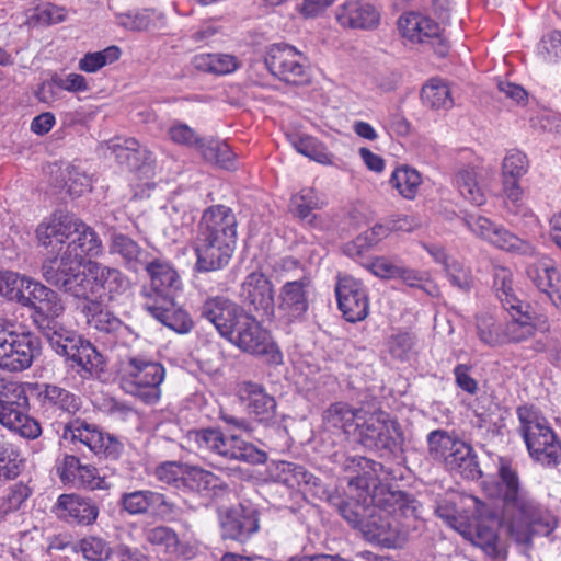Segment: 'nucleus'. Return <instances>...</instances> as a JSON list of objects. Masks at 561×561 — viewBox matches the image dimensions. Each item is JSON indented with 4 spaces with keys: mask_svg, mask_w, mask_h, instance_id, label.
<instances>
[{
    "mask_svg": "<svg viewBox=\"0 0 561 561\" xmlns=\"http://www.w3.org/2000/svg\"><path fill=\"white\" fill-rule=\"evenodd\" d=\"M494 247L526 256H534L536 248L529 241L523 240L503 227L497 226L489 241Z\"/></svg>",
    "mask_w": 561,
    "mask_h": 561,
    "instance_id": "obj_47",
    "label": "nucleus"
},
{
    "mask_svg": "<svg viewBox=\"0 0 561 561\" xmlns=\"http://www.w3.org/2000/svg\"><path fill=\"white\" fill-rule=\"evenodd\" d=\"M186 468L187 463L165 461L156 468L154 474L159 481L181 490L182 477H184V469Z\"/></svg>",
    "mask_w": 561,
    "mask_h": 561,
    "instance_id": "obj_59",
    "label": "nucleus"
},
{
    "mask_svg": "<svg viewBox=\"0 0 561 561\" xmlns=\"http://www.w3.org/2000/svg\"><path fill=\"white\" fill-rule=\"evenodd\" d=\"M22 306L34 311V321L39 330L45 329V324L56 323V319L65 311L59 294L34 280L31 282L26 290Z\"/></svg>",
    "mask_w": 561,
    "mask_h": 561,
    "instance_id": "obj_16",
    "label": "nucleus"
},
{
    "mask_svg": "<svg viewBox=\"0 0 561 561\" xmlns=\"http://www.w3.org/2000/svg\"><path fill=\"white\" fill-rule=\"evenodd\" d=\"M458 447L454 446L446 450L444 458H439V462H443L445 467L450 471L460 473L463 478L469 480H478L482 477L477 455L470 444L465 442V451L458 454Z\"/></svg>",
    "mask_w": 561,
    "mask_h": 561,
    "instance_id": "obj_38",
    "label": "nucleus"
},
{
    "mask_svg": "<svg viewBox=\"0 0 561 561\" xmlns=\"http://www.w3.org/2000/svg\"><path fill=\"white\" fill-rule=\"evenodd\" d=\"M398 279H401L409 287L420 288L432 296L434 295V291H436L435 286H432V288L427 287L430 284V277L427 272L411 268L403 264L400 270V275Z\"/></svg>",
    "mask_w": 561,
    "mask_h": 561,
    "instance_id": "obj_63",
    "label": "nucleus"
},
{
    "mask_svg": "<svg viewBox=\"0 0 561 561\" xmlns=\"http://www.w3.org/2000/svg\"><path fill=\"white\" fill-rule=\"evenodd\" d=\"M426 442L428 455L435 461H438L439 458H444L446 450L454 446L458 447V454L465 451V440L459 438L454 431L448 432L446 430H434L427 434ZM455 450L457 451V449Z\"/></svg>",
    "mask_w": 561,
    "mask_h": 561,
    "instance_id": "obj_43",
    "label": "nucleus"
},
{
    "mask_svg": "<svg viewBox=\"0 0 561 561\" xmlns=\"http://www.w3.org/2000/svg\"><path fill=\"white\" fill-rule=\"evenodd\" d=\"M499 493L504 508V526L518 545L529 546L534 535L548 536L558 525L556 516L520 486L517 472L507 463L499 469Z\"/></svg>",
    "mask_w": 561,
    "mask_h": 561,
    "instance_id": "obj_3",
    "label": "nucleus"
},
{
    "mask_svg": "<svg viewBox=\"0 0 561 561\" xmlns=\"http://www.w3.org/2000/svg\"><path fill=\"white\" fill-rule=\"evenodd\" d=\"M272 268L276 277L285 280L299 278L301 275H310L298 260L290 256L276 260Z\"/></svg>",
    "mask_w": 561,
    "mask_h": 561,
    "instance_id": "obj_62",
    "label": "nucleus"
},
{
    "mask_svg": "<svg viewBox=\"0 0 561 561\" xmlns=\"http://www.w3.org/2000/svg\"><path fill=\"white\" fill-rule=\"evenodd\" d=\"M220 524L224 538L244 541L259 530L257 512L239 505L227 511Z\"/></svg>",
    "mask_w": 561,
    "mask_h": 561,
    "instance_id": "obj_26",
    "label": "nucleus"
},
{
    "mask_svg": "<svg viewBox=\"0 0 561 561\" xmlns=\"http://www.w3.org/2000/svg\"><path fill=\"white\" fill-rule=\"evenodd\" d=\"M108 251L111 254L119 255L124 266L133 272L145 266L149 260V254L134 239L121 232L111 236Z\"/></svg>",
    "mask_w": 561,
    "mask_h": 561,
    "instance_id": "obj_34",
    "label": "nucleus"
},
{
    "mask_svg": "<svg viewBox=\"0 0 561 561\" xmlns=\"http://www.w3.org/2000/svg\"><path fill=\"white\" fill-rule=\"evenodd\" d=\"M164 367L142 357H130L121 378L122 389L146 404H153L161 397L160 385L164 380Z\"/></svg>",
    "mask_w": 561,
    "mask_h": 561,
    "instance_id": "obj_7",
    "label": "nucleus"
},
{
    "mask_svg": "<svg viewBox=\"0 0 561 561\" xmlns=\"http://www.w3.org/2000/svg\"><path fill=\"white\" fill-rule=\"evenodd\" d=\"M41 245L51 256L42 264V276L50 285L56 278L62 280L68 268L82 266L84 257H98L103 251V243L98 232L80 218L69 213L56 211L36 229Z\"/></svg>",
    "mask_w": 561,
    "mask_h": 561,
    "instance_id": "obj_2",
    "label": "nucleus"
},
{
    "mask_svg": "<svg viewBox=\"0 0 561 561\" xmlns=\"http://www.w3.org/2000/svg\"><path fill=\"white\" fill-rule=\"evenodd\" d=\"M56 510L60 518L83 526L94 524L99 516L96 503L77 494H61L57 500Z\"/></svg>",
    "mask_w": 561,
    "mask_h": 561,
    "instance_id": "obj_29",
    "label": "nucleus"
},
{
    "mask_svg": "<svg viewBox=\"0 0 561 561\" xmlns=\"http://www.w3.org/2000/svg\"><path fill=\"white\" fill-rule=\"evenodd\" d=\"M119 504L130 515L151 513L165 519L174 513V504L169 502L164 494L151 490L123 493Z\"/></svg>",
    "mask_w": 561,
    "mask_h": 561,
    "instance_id": "obj_22",
    "label": "nucleus"
},
{
    "mask_svg": "<svg viewBox=\"0 0 561 561\" xmlns=\"http://www.w3.org/2000/svg\"><path fill=\"white\" fill-rule=\"evenodd\" d=\"M62 280L56 278L53 285L77 301H114L130 288L129 278L118 268L99 262H89L88 273L75 265L62 274Z\"/></svg>",
    "mask_w": 561,
    "mask_h": 561,
    "instance_id": "obj_5",
    "label": "nucleus"
},
{
    "mask_svg": "<svg viewBox=\"0 0 561 561\" xmlns=\"http://www.w3.org/2000/svg\"><path fill=\"white\" fill-rule=\"evenodd\" d=\"M31 494L32 490L25 483L18 482L9 486L7 492L0 496V519L20 511Z\"/></svg>",
    "mask_w": 561,
    "mask_h": 561,
    "instance_id": "obj_49",
    "label": "nucleus"
},
{
    "mask_svg": "<svg viewBox=\"0 0 561 561\" xmlns=\"http://www.w3.org/2000/svg\"><path fill=\"white\" fill-rule=\"evenodd\" d=\"M537 56L547 64L561 59V32L553 31L542 36L537 45Z\"/></svg>",
    "mask_w": 561,
    "mask_h": 561,
    "instance_id": "obj_56",
    "label": "nucleus"
},
{
    "mask_svg": "<svg viewBox=\"0 0 561 561\" xmlns=\"http://www.w3.org/2000/svg\"><path fill=\"white\" fill-rule=\"evenodd\" d=\"M215 455H218L228 460L244 461L248 463L259 465L264 463L266 454L257 449L253 444L242 440L237 434L232 433L229 437H221L219 449Z\"/></svg>",
    "mask_w": 561,
    "mask_h": 561,
    "instance_id": "obj_32",
    "label": "nucleus"
},
{
    "mask_svg": "<svg viewBox=\"0 0 561 561\" xmlns=\"http://www.w3.org/2000/svg\"><path fill=\"white\" fill-rule=\"evenodd\" d=\"M240 399L245 404L249 414L259 422H270L276 414V401L263 386L244 381L240 386Z\"/></svg>",
    "mask_w": 561,
    "mask_h": 561,
    "instance_id": "obj_30",
    "label": "nucleus"
},
{
    "mask_svg": "<svg viewBox=\"0 0 561 561\" xmlns=\"http://www.w3.org/2000/svg\"><path fill=\"white\" fill-rule=\"evenodd\" d=\"M265 66L279 80L289 84L307 81L306 57L286 44L272 45L266 51Z\"/></svg>",
    "mask_w": 561,
    "mask_h": 561,
    "instance_id": "obj_13",
    "label": "nucleus"
},
{
    "mask_svg": "<svg viewBox=\"0 0 561 561\" xmlns=\"http://www.w3.org/2000/svg\"><path fill=\"white\" fill-rule=\"evenodd\" d=\"M358 423L356 440L369 450L393 454L400 448L402 433L399 424L383 412L364 411Z\"/></svg>",
    "mask_w": 561,
    "mask_h": 561,
    "instance_id": "obj_8",
    "label": "nucleus"
},
{
    "mask_svg": "<svg viewBox=\"0 0 561 561\" xmlns=\"http://www.w3.org/2000/svg\"><path fill=\"white\" fill-rule=\"evenodd\" d=\"M66 9L53 3H45L35 9L32 19L41 25L57 24L66 20Z\"/></svg>",
    "mask_w": 561,
    "mask_h": 561,
    "instance_id": "obj_64",
    "label": "nucleus"
},
{
    "mask_svg": "<svg viewBox=\"0 0 561 561\" xmlns=\"http://www.w3.org/2000/svg\"><path fill=\"white\" fill-rule=\"evenodd\" d=\"M519 433L529 456L545 467H556L561 461V442L547 419L534 407L517 409Z\"/></svg>",
    "mask_w": 561,
    "mask_h": 561,
    "instance_id": "obj_6",
    "label": "nucleus"
},
{
    "mask_svg": "<svg viewBox=\"0 0 561 561\" xmlns=\"http://www.w3.org/2000/svg\"><path fill=\"white\" fill-rule=\"evenodd\" d=\"M389 182L402 197L413 199L422 183V176L415 169L401 165L392 172Z\"/></svg>",
    "mask_w": 561,
    "mask_h": 561,
    "instance_id": "obj_46",
    "label": "nucleus"
},
{
    "mask_svg": "<svg viewBox=\"0 0 561 561\" xmlns=\"http://www.w3.org/2000/svg\"><path fill=\"white\" fill-rule=\"evenodd\" d=\"M321 207V202L312 188H302L290 199V209L306 225L317 227L318 216L312 213L313 209Z\"/></svg>",
    "mask_w": 561,
    "mask_h": 561,
    "instance_id": "obj_42",
    "label": "nucleus"
},
{
    "mask_svg": "<svg viewBox=\"0 0 561 561\" xmlns=\"http://www.w3.org/2000/svg\"><path fill=\"white\" fill-rule=\"evenodd\" d=\"M345 471L356 472L350 479V499L339 507L342 517L363 537L387 548L407 540L420 517V503L407 492L380 482L386 472L382 463L363 456L347 457Z\"/></svg>",
    "mask_w": 561,
    "mask_h": 561,
    "instance_id": "obj_1",
    "label": "nucleus"
},
{
    "mask_svg": "<svg viewBox=\"0 0 561 561\" xmlns=\"http://www.w3.org/2000/svg\"><path fill=\"white\" fill-rule=\"evenodd\" d=\"M248 314L241 305L225 296L209 297L201 307V316L214 324L218 333L228 341Z\"/></svg>",
    "mask_w": 561,
    "mask_h": 561,
    "instance_id": "obj_14",
    "label": "nucleus"
},
{
    "mask_svg": "<svg viewBox=\"0 0 561 561\" xmlns=\"http://www.w3.org/2000/svg\"><path fill=\"white\" fill-rule=\"evenodd\" d=\"M311 289V275H301L299 278L285 280L277 296V309L280 317L288 322L300 320L309 308Z\"/></svg>",
    "mask_w": 561,
    "mask_h": 561,
    "instance_id": "obj_17",
    "label": "nucleus"
},
{
    "mask_svg": "<svg viewBox=\"0 0 561 561\" xmlns=\"http://www.w3.org/2000/svg\"><path fill=\"white\" fill-rule=\"evenodd\" d=\"M459 531L466 539L470 540L473 546L480 548L491 559H506V545L500 539L494 528L483 523H478L472 526V528L459 529Z\"/></svg>",
    "mask_w": 561,
    "mask_h": 561,
    "instance_id": "obj_31",
    "label": "nucleus"
},
{
    "mask_svg": "<svg viewBox=\"0 0 561 561\" xmlns=\"http://www.w3.org/2000/svg\"><path fill=\"white\" fill-rule=\"evenodd\" d=\"M398 27L402 36L419 43L431 41L442 33L436 22L416 13L402 15L398 21Z\"/></svg>",
    "mask_w": 561,
    "mask_h": 561,
    "instance_id": "obj_37",
    "label": "nucleus"
},
{
    "mask_svg": "<svg viewBox=\"0 0 561 561\" xmlns=\"http://www.w3.org/2000/svg\"><path fill=\"white\" fill-rule=\"evenodd\" d=\"M62 438L81 443L94 455L110 460H117L124 451V444L118 438L79 417L64 424Z\"/></svg>",
    "mask_w": 561,
    "mask_h": 561,
    "instance_id": "obj_10",
    "label": "nucleus"
},
{
    "mask_svg": "<svg viewBox=\"0 0 561 561\" xmlns=\"http://www.w3.org/2000/svg\"><path fill=\"white\" fill-rule=\"evenodd\" d=\"M275 470L277 480L288 488H298L304 493H310L316 497H322L325 494V488L321 479L302 466L289 461H279L276 463Z\"/></svg>",
    "mask_w": 561,
    "mask_h": 561,
    "instance_id": "obj_25",
    "label": "nucleus"
},
{
    "mask_svg": "<svg viewBox=\"0 0 561 561\" xmlns=\"http://www.w3.org/2000/svg\"><path fill=\"white\" fill-rule=\"evenodd\" d=\"M144 267L150 278V285L140 291L144 302L173 298L182 289L181 276L170 261L152 257Z\"/></svg>",
    "mask_w": 561,
    "mask_h": 561,
    "instance_id": "obj_15",
    "label": "nucleus"
},
{
    "mask_svg": "<svg viewBox=\"0 0 561 561\" xmlns=\"http://www.w3.org/2000/svg\"><path fill=\"white\" fill-rule=\"evenodd\" d=\"M66 360L70 363L71 368H78V371H84L89 376H99L104 371L105 364L102 354L82 336L73 346L72 352L67 355Z\"/></svg>",
    "mask_w": 561,
    "mask_h": 561,
    "instance_id": "obj_35",
    "label": "nucleus"
},
{
    "mask_svg": "<svg viewBox=\"0 0 561 561\" xmlns=\"http://www.w3.org/2000/svg\"><path fill=\"white\" fill-rule=\"evenodd\" d=\"M16 390H3L0 394V424L21 436L35 439L41 433L39 423L25 414L16 401L9 399V393L20 399L23 394L20 386L14 383Z\"/></svg>",
    "mask_w": 561,
    "mask_h": 561,
    "instance_id": "obj_20",
    "label": "nucleus"
},
{
    "mask_svg": "<svg viewBox=\"0 0 561 561\" xmlns=\"http://www.w3.org/2000/svg\"><path fill=\"white\" fill-rule=\"evenodd\" d=\"M456 185L462 197L472 205L481 206L485 203L486 196L478 183L474 169L460 170L456 175Z\"/></svg>",
    "mask_w": 561,
    "mask_h": 561,
    "instance_id": "obj_48",
    "label": "nucleus"
},
{
    "mask_svg": "<svg viewBox=\"0 0 561 561\" xmlns=\"http://www.w3.org/2000/svg\"><path fill=\"white\" fill-rule=\"evenodd\" d=\"M335 20L344 28L374 30L380 21V13L366 0H347L335 9Z\"/></svg>",
    "mask_w": 561,
    "mask_h": 561,
    "instance_id": "obj_24",
    "label": "nucleus"
},
{
    "mask_svg": "<svg viewBox=\"0 0 561 561\" xmlns=\"http://www.w3.org/2000/svg\"><path fill=\"white\" fill-rule=\"evenodd\" d=\"M30 393L41 416L58 421L75 415L81 407L80 398L61 386L49 382L28 383Z\"/></svg>",
    "mask_w": 561,
    "mask_h": 561,
    "instance_id": "obj_9",
    "label": "nucleus"
},
{
    "mask_svg": "<svg viewBox=\"0 0 561 561\" xmlns=\"http://www.w3.org/2000/svg\"><path fill=\"white\" fill-rule=\"evenodd\" d=\"M506 311L511 321L504 329V342L520 343L533 337L537 331L546 332L550 328L548 317L535 311L527 302Z\"/></svg>",
    "mask_w": 561,
    "mask_h": 561,
    "instance_id": "obj_19",
    "label": "nucleus"
},
{
    "mask_svg": "<svg viewBox=\"0 0 561 561\" xmlns=\"http://www.w3.org/2000/svg\"><path fill=\"white\" fill-rule=\"evenodd\" d=\"M339 309L348 322H358L369 313V299L366 287L356 278L344 276L335 286Z\"/></svg>",
    "mask_w": 561,
    "mask_h": 561,
    "instance_id": "obj_18",
    "label": "nucleus"
},
{
    "mask_svg": "<svg viewBox=\"0 0 561 561\" xmlns=\"http://www.w3.org/2000/svg\"><path fill=\"white\" fill-rule=\"evenodd\" d=\"M169 137L175 144L197 149L199 152L204 146L205 138L196 135L188 125L176 122L169 128Z\"/></svg>",
    "mask_w": 561,
    "mask_h": 561,
    "instance_id": "obj_58",
    "label": "nucleus"
},
{
    "mask_svg": "<svg viewBox=\"0 0 561 561\" xmlns=\"http://www.w3.org/2000/svg\"><path fill=\"white\" fill-rule=\"evenodd\" d=\"M256 317L249 313L229 342L243 352L255 356H265L272 364H280L282 353L273 342L270 332L263 329Z\"/></svg>",
    "mask_w": 561,
    "mask_h": 561,
    "instance_id": "obj_11",
    "label": "nucleus"
},
{
    "mask_svg": "<svg viewBox=\"0 0 561 561\" xmlns=\"http://www.w3.org/2000/svg\"><path fill=\"white\" fill-rule=\"evenodd\" d=\"M224 433L219 428L208 427L190 432V439L195 442L197 447L213 454L219 449V443Z\"/></svg>",
    "mask_w": 561,
    "mask_h": 561,
    "instance_id": "obj_60",
    "label": "nucleus"
},
{
    "mask_svg": "<svg viewBox=\"0 0 561 561\" xmlns=\"http://www.w3.org/2000/svg\"><path fill=\"white\" fill-rule=\"evenodd\" d=\"M82 556L89 561H106L113 553L110 543L99 536H87L78 542Z\"/></svg>",
    "mask_w": 561,
    "mask_h": 561,
    "instance_id": "obj_53",
    "label": "nucleus"
},
{
    "mask_svg": "<svg viewBox=\"0 0 561 561\" xmlns=\"http://www.w3.org/2000/svg\"><path fill=\"white\" fill-rule=\"evenodd\" d=\"M195 69L214 75H227L233 72L239 62L237 58L228 54H199L193 58Z\"/></svg>",
    "mask_w": 561,
    "mask_h": 561,
    "instance_id": "obj_45",
    "label": "nucleus"
},
{
    "mask_svg": "<svg viewBox=\"0 0 561 561\" xmlns=\"http://www.w3.org/2000/svg\"><path fill=\"white\" fill-rule=\"evenodd\" d=\"M237 225L228 206L215 205L204 210L194 241L195 271L209 273L228 266L236 250Z\"/></svg>",
    "mask_w": 561,
    "mask_h": 561,
    "instance_id": "obj_4",
    "label": "nucleus"
},
{
    "mask_svg": "<svg viewBox=\"0 0 561 561\" xmlns=\"http://www.w3.org/2000/svg\"><path fill=\"white\" fill-rule=\"evenodd\" d=\"M31 282L13 272L0 273V295L22 305Z\"/></svg>",
    "mask_w": 561,
    "mask_h": 561,
    "instance_id": "obj_50",
    "label": "nucleus"
},
{
    "mask_svg": "<svg viewBox=\"0 0 561 561\" xmlns=\"http://www.w3.org/2000/svg\"><path fill=\"white\" fill-rule=\"evenodd\" d=\"M294 148L301 154L314 160L321 164H331L332 154L327 148L310 136H299L293 140Z\"/></svg>",
    "mask_w": 561,
    "mask_h": 561,
    "instance_id": "obj_51",
    "label": "nucleus"
},
{
    "mask_svg": "<svg viewBox=\"0 0 561 561\" xmlns=\"http://www.w3.org/2000/svg\"><path fill=\"white\" fill-rule=\"evenodd\" d=\"M421 100L424 106L433 110H448L454 105L450 89L440 79H431L422 88Z\"/></svg>",
    "mask_w": 561,
    "mask_h": 561,
    "instance_id": "obj_44",
    "label": "nucleus"
},
{
    "mask_svg": "<svg viewBox=\"0 0 561 561\" xmlns=\"http://www.w3.org/2000/svg\"><path fill=\"white\" fill-rule=\"evenodd\" d=\"M38 351L36 339L30 334L12 333L0 368L8 371H23L31 367Z\"/></svg>",
    "mask_w": 561,
    "mask_h": 561,
    "instance_id": "obj_28",
    "label": "nucleus"
},
{
    "mask_svg": "<svg viewBox=\"0 0 561 561\" xmlns=\"http://www.w3.org/2000/svg\"><path fill=\"white\" fill-rule=\"evenodd\" d=\"M446 273L453 286L462 291H469L473 285L471 271L458 261L445 263Z\"/></svg>",
    "mask_w": 561,
    "mask_h": 561,
    "instance_id": "obj_61",
    "label": "nucleus"
},
{
    "mask_svg": "<svg viewBox=\"0 0 561 561\" xmlns=\"http://www.w3.org/2000/svg\"><path fill=\"white\" fill-rule=\"evenodd\" d=\"M529 162L525 153L510 150L503 159L502 176L522 179L528 171Z\"/></svg>",
    "mask_w": 561,
    "mask_h": 561,
    "instance_id": "obj_57",
    "label": "nucleus"
},
{
    "mask_svg": "<svg viewBox=\"0 0 561 561\" xmlns=\"http://www.w3.org/2000/svg\"><path fill=\"white\" fill-rule=\"evenodd\" d=\"M364 411L344 402H335L324 411L323 423L328 427L343 431L347 436L355 435Z\"/></svg>",
    "mask_w": 561,
    "mask_h": 561,
    "instance_id": "obj_36",
    "label": "nucleus"
},
{
    "mask_svg": "<svg viewBox=\"0 0 561 561\" xmlns=\"http://www.w3.org/2000/svg\"><path fill=\"white\" fill-rule=\"evenodd\" d=\"M145 540L154 547L159 552H163L169 558L183 557L184 559H191L193 552L180 545L178 534L168 526H154L144 529Z\"/></svg>",
    "mask_w": 561,
    "mask_h": 561,
    "instance_id": "obj_33",
    "label": "nucleus"
},
{
    "mask_svg": "<svg viewBox=\"0 0 561 561\" xmlns=\"http://www.w3.org/2000/svg\"><path fill=\"white\" fill-rule=\"evenodd\" d=\"M238 298L250 314L262 319H270L274 316V286L270 278L261 272H252L244 277L240 284Z\"/></svg>",
    "mask_w": 561,
    "mask_h": 561,
    "instance_id": "obj_12",
    "label": "nucleus"
},
{
    "mask_svg": "<svg viewBox=\"0 0 561 561\" xmlns=\"http://www.w3.org/2000/svg\"><path fill=\"white\" fill-rule=\"evenodd\" d=\"M121 49L117 46H110L101 51L87 53L79 60V69L85 72H95L107 64L118 60Z\"/></svg>",
    "mask_w": 561,
    "mask_h": 561,
    "instance_id": "obj_52",
    "label": "nucleus"
},
{
    "mask_svg": "<svg viewBox=\"0 0 561 561\" xmlns=\"http://www.w3.org/2000/svg\"><path fill=\"white\" fill-rule=\"evenodd\" d=\"M142 307L151 317L176 333L185 334L193 328L191 317L175 304L174 297L144 302Z\"/></svg>",
    "mask_w": 561,
    "mask_h": 561,
    "instance_id": "obj_27",
    "label": "nucleus"
},
{
    "mask_svg": "<svg viewBox=\"0 0 561 561\" xmlns=\"http://www.w3.org/2000/svg\"><path fill=\"white\" fill-rule=\"evenodd\" d=\"M23 461L8 444H0V480H13L22 470Z\"/></svg>",
    "mask_w": 561,
    "mask_h": 561,
    "instance_id": "obj_55",
    "label": "nucleus"
},
{
    "mask_svg": "<svg viewBox=\"0 0 561 561\" xmlns=\"http://www.w3.org/2000/svg\"><path fill=\"white\" fill-rule=\"evenodd\" d=\"M534 287L553 305L561 302V272L549 257H540L526 270Z\"/></svg>",
    "mask_w": 561,
    "mask_h": 561,
    "instance_id": "obj_23",
    "label": "nucleus"
},
{
    "mask_svg": "<svg viewBox=\"0 0 561 561\" xmlns=\"http://www.w3.org/2000/svg\"><path fill=\"white\" fill-rule=\"evenodd\" d=\"M204 159L220 164L225 169H230L233 165L236 158L234 152L226 142L217 140H205L201 150Z\"/></svg>",
    "mask_w": 561,
    "mask_h": 561,
    "instance_id": "obj_54",
    "label": "nucleus"
},
{
    "mask_svg": "<svg viewBox=\"0 0 561 561\" xmlns=\"http://www.w3.org/2000/svg\"><path fill=\"white\" fill-rule=\"evenodd\" d=\"M41 331L56 354L65 358L72 352L73 346H76V343H78L81 337V335L72 330L66 329L58 322L45 324V329Z\"/></svg>",
    "mask_w": 561,
    "mask_h": 561,
    "instance_id": "obj_41",
    "label": "nucleus"
},
{
    "mask_svg": "<svg viewBox=\"0 0 561 561\" xmlns=\"http://www.w3.org/2000/svg\"><path fill=\"white\" fill-rule=\"evenodd\" d=\"M77 310L83 317L89 330L110 337H117L129 328L118 317L103 307L100 300L77 301Z\"/></svg>",
    "mask_w": 561,
    "mask_h": 561,
    "instance_id": "obj_21",
    "label": "nucleus"
},
{
    "mask_svg": "<svg viewBox=\"0 0 561 561\" xmlns=\"http://www.w3.org/2000/svg\"><path fill=\"white\" fill-rule=\"evenodd\" d=\"M492 275V288L502 308L504 310L520 308L525 302L515 294L513 272L505 266L495 265Z\"/></svg>",
    "mask_w": 561,
    "mask_h": 561,
    "instance_id": "obj_39",
    "label": "nucleus"
},
{
    "mask_svg": "<svg viewBox=\"0 0 561 561\" xmlns=\"http://www.w3.org/2000/svg\"><path fill=\"white\" fill-rule=\"evenodd\" d=\"M219 483L220 479L213 472L198 466L187 465V468L184 469V477H182L181 490L207 495L219 488Z\"/></svg>",
    "mask_w": 561,
    "mask_h": 561,
    "instance_id": "obj_40",
    "label": "nucleus"
}]
</instances>
